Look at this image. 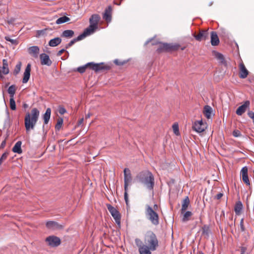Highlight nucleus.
<instances>
[{"label":"nucleus","mask_w":254,"mask_h":254,"mask_svg":"<svg viewBox=\"0 0 254 254\" xmlns=\"http://www.w3.org/2000/svg\"><path fill=\"white\" fill-rule=\"evenodd\" d=\"M135 180L150 190H152L154 187V177L152 173L148 170H144L138 173Z\"/></svg>","instance_id":"obj_1"},{"label":"nucleus","mask_w":254,"mask_h":254,"mask_svg":"<svg viewBox=\"0 0 254 254\" xmlns=\"http://www.w3.org/2000/svg\"><path fill=\"white\" fill-rule=\"evenodd\" d=\"M39 115L40 112L36 108L32 109L30 113H27L26 114L24 118V124L27 133H28L31 130L34 129Z\"/></svg>","instance_id":"obj_2"},{"label":"nucleus","mask_w":254,"mask_h":254,"mask_svg":"<svg viewBox=\"0 0 254 254\" xmlns=\"http://www.w3.org/2000/svg\"><path fill=\"white\" fill-rule=\"evenodd\" d=\"M180 48L182 51L186 49V47H182L177 43H167L160 42L158 48L156 50L158 53L164 52H172L178 51Z\"/></svg>","instance_id":"obj_3"},{"label":"nucleus","mask_w":254,"mask_h":254,"mask_svg":"<svg viewBox=\"0 0 254 254\" xmlns=\"http://www.w3.org/2000/svg\"><path fill=\"white\" fill-rule=\"evenodd\" d=\"M100 20L99 14H92L89 18V26L86 28L83 32L87 36L94 33L98 28V24Z\"/></svg>","instance_id":"obj_4"},{"label":"nucleus","mask_w":254,"mask_h":254,"mask_svg":"<svg viewBox=\"0 0 254 254\" xmlns=\"http://www.w3.org/2000/svg\"><path fill=\"white\" fill-rule=\"evenodd\" d=\"M145 245L150 247L151 251L156 250L158 246V241L156 235L151 231H148L144 238Z\"/></svg>","instance_id":"obj_5"},{"label":"nucleus","mask_w":254,"mask_h":254,"mask_svg":"<svg viewBox=\"0 0 254 254\" xmlns=\"http://www.w3.org/2000/svg\"><path fill=\"white\" fill-rule=\"evenodd\" d=\"M145 215L147 218L151 223L157 226L159 224V218L158 213L149 205H147L145 209Z\"/></svg>","instance_id":"obj_6"},{"label":"nucleus","mask_w":254,"mask_h":254,"mask_svg":"<svg viewBox=\"0 0 254 254\" xmlns=\"http://www.w3.org/2000/svg\"><path fill=\"white\" fill-rule=\"evenodd\" d=\"M107 207L108 210L112 215V217L114 218L116 223L119 227H120L121 215L120 212L115 207L110 204H108L107 205Z\"/></svg>","instance_id":"obj_7"},{"label":"nucleus","mask_w":254,"mask_h":254,"mask_svg":"<svg viewBox=\"0 0 254 254\" xmlns=\"http://www.w3.org/2000/svg\"><path fill=\"white\" fill-rule=\"evenodd\" d=\"M90 69L94 70L96 72L109 70L111 68V66L110 65L105 64L104 63L95 64L93 62H90Z\"/></svg>","instance_id":"obj_8"},{"label":"nucleus","mask_w":254,"mask_h":254,"mask_svg":"<svg viewBox=\"0 0 254 254\" xmlns=\"http://www.w3.org/2000/svg\"><path fill=\"white\" fill-rule=\"evenodd\" d=\"M45 242L47 243L49 246L51 247H57L61 244V241L60 238L52 235L47 237Z\"/></svg>","instance_id":"obj_9"},{"label":"nucleus","mask_w":254,"mask_h":254,"mask_svg":"<svg viewBox=\"0 0 254 254\" xmlns=\"http://www.w3.org/2000/svg\"><path fill=\"white\" fill-rule=\"evenodd\" d=\"M193 37L195 39L199 42L205 41L209 38V32L208 30L201 29L199 31L198 34L195 33L192 34Z\"/></svg>","instance_id":"obj_10"},{"label":"nucleus","mask_w":254,"mask_h":254,"mask_svg":"<svg viewBox=\"0 0 254 254\" xmlns=\"http://www.w3.org/2000/svg\"><path fill=\"white\" fill-rule=\"evenodd\" d=\"M124 189L127 190L128 186L132 181V176L130 170L128 168H125L124 170Z\"/></svg>","instance_id":"obj_11"},{"label":"nucleus","mask_w":254,"mask_h":254,"mask_svg":"<svg viewBox=\"0 0 254 254\" xmlns=\"http://www.w3.org/2000/svg\"><path fill=\"white\" fill-rule=\"evenodd\" d=\"M46 227L50 230H56L63 229V226L58 222L53 221H49L46 224Z\"/></svg>","instance_id":"obj_12"},{"label":"nucleus","mask_w":254,"mask_h":254,"mask_svg":"<svg viewBox=\"0 0 254 254\" xmlns=\"http://www.w3.org/2000/svg\"><path fill=\"white\" fill-rule=\"evenodd\" d=\"M248 168L244 167L241 171V175L242 176V180L247 186H250V182L248 174Z\"/></svg>","instance_id":"obj_13"},{"label":"nucleus","mask_w":254,"mask_h":254,"mask_svg":"<svg viewBox=\"0 0 254 254\" xmlns=\"http://www.w3.org/2000/svg\"><path fill=\"white\" fill-rule=\"evenodd\" d=\"M192 128L196 132L201 133L205 130L204 125L201 120L195 122L192 126Z\"/></svg>","instance_id":"obj_14"},{"label":"nucleus","mask_w":254,"mask_h":254,"mask_svg":"<svg viewBox=\"0 0 254 254\" xmlns=\"http://www.w3.org/2000/svg\"><path fill=\"white\" fill-rule=\"evenodd\" d=\"M40 59L41 61V64L42 65H46L50 66L52 62L50 59L49 56L45 53H42L40 55Z\"/></svg>","instance_id":"obj_15"},{"label":"nucleus","mask_w":254,"mask_h":254,"mask_svg":"<svg viewBox=\"0 0 254 254\" xmlns=\"http://www.w3.org/2000/svg\"><path fill=\"white\" fill-rule=\"evenodd\" d=\"M250 102L249 101L247 100L245 101L242 105L240 106L237 109L236 113L237 115L239 116L242 115L247 110V108H248L250 106Z\"/></svg>","instance_id":"obj_16"},{"label":"nucleus","mask_w":254,"mask_h":254,"mask_svg":"<svg viewBox=\"0 0 254 254\" xmlns=\"http://www.w3.org/2000/svg\"><path fill=\"white\" fill-rule=\"evenodd\" d=\"M239 77L241 78L244 79L246 78L249 74V71L247 69L245 64L243 62L239 64Z\"/></svg>","instance_id":"obj_17"},{"label":"nucleus","mask_w":254,"mask_h":254,"mask_svg":"<svg viewBox=\"0 0 254 254\" xmlns=\"http://www.w3.org/2000/svg\"><path fill=\"white\" fill-rule=\"evenodd\" d=\"M31 67V64H28L26 67V68L25 69L24 72L23 77L22 79V83H27L30 78Z\"/></svg>","instance_id":"obj_18"},{"label":"nucleus","mask_w":254,"mask_h":254,"mask_svg":"<svg viewBox=\"0 0 254 254\" xmlns=\"http://www.w3.org/2000/svg\"><path fill=\"white\" fill-rule=\"evenodd\" d=\"M112 6L110 5L108 6V7L106 8L103 14V19L108 22H110L112 20Z\"/></svg>","instance_id":"obj_19"},{"label":"nucleus","mask_w":254,"mask_h":254,"mask_svg":"<svg viewBox=\"0 0 254 254\" xmlns=\"http://www.w3.org/2000/svg\"><path fill=\"white\" fill-rule=\"evenodd\" d=\"M211 44L213 46H218L220 43L219 39L216 32L211 31L210 33Z\"/></svg>","instance_id":"obj_20"},{"label":"nucleus","mask_w":254,"mask_h":254,"mask_svg":"<svg viewBox=\"0 0 254 254\" xmlns=\"http://www.w3.org/2000/svg\"><path fill=\"white\" fill-rule=\"evenodd\" d=\"M86 36L82 33L80 35H79L78 37H77L75 38H74L72 40H71L69 43H68L67 44L65 45V49H68L69 47H71L75 42L80 41L82 39H83Z\"/></svg>","instance_id":"obj_21"},{"label":"nucleus","mask_w":254,"mask_h":254,"mask_svg":"<svg viewBox=\"0 0 254 254\" xmlns=\"http://www.w3.org/2000/svg\"><path fill=\"white\" fill-rule=\"evenodd\" d=\"M214 55L215 57L219 61V62L221 64L224 65L225 66H227V62L225 60L224 56L222 54H221L218 52L214 51Z\"/></svg>","instance_id":"obj_22"},{"label":"nucleus","mask_w":254,"mask_h":254,"mask_svg":"<svg viewBox=\"0 0 254 254\" xmlns=\"http://www.w3.org/2000/svg\"><path fill=\"white\" fill-rule=\"evenodd\" d=\"M28 53L32 55L34 58H37L39 53L40 49L38 46H34L28 49Z\"/></svg>","instance_id":"obj_23"},{"label":"nucleus","mask_w":254,"mask_h":254,"mask_svg":"<svg viewBox=\"0 0 254 254\" xmlns=\"http://www.w3.org/2000/svg\"><path fill=\"white\" fill-rule=\"evenodd\" d=\"M150 247L146 245H143L138 248V251L140 254H151Z\"/></svg>","instance_id":"obj_24"},{"label":"nucleus","mask_w":254,"mask_h":254,"mask_svg":"<svg viewBox=\"0 0 254 254\" xmlns=\"http://www.w3.org/2000/svg\"><path fill=\"white\" fill-rule=\"evenodd\" d=\"M190 201L189 196H186L182 201L181 212L184 213L188 208L190 205Z\"/></svg>","instance_id":"obj_25"},{"label":"nucleus","mask_w":254,"mask_h":254,"mask_svg":"<svg viewBox=\"0 0 254 254\" xmlns=\"http://www.w3.org/2000/svg\"><path fill=\"white\" fill-rule=\"evenodd\" d=\"M51 114V109L50 108H48L46 109V112L43 115V118L44 120V125H47L50 119Z\"/></svg>","instance_id":"obj_26"},{"label":"nucleus","mask_w":254,"mask_h":254,"mask_svg":"<svg viewBox=\"0 0 254 254\" xmlns=\"http://www.w3.org/2000/svg\"><path fill=\"white\" fill-rule=\"evenodd\" d=\"M62 42V39L60 37H56L50 40L49 45L51 47H56Z\"/></svg>","instance_id":"obj_27"},{"label":"nucleus","mask_w":254,"mask_h":254,"mask_svg":"<svg viewBox=\"0 0 254 254\" xmlns=\"http://www.w3.org/2000/svg\"><path fill=\"white\" fill-rule=\"evenodd\" d=\"M22 142L20 141H17L12 148V151L14 153L18 154H21L22 152V150L21 148Z\"/></svg>","instance_id":"obj_28"},{"label":"nucleus","mask_w":254,"mask_h":254,"mask_svg":"<svg viewBox=\"0 0 254 254\" xmlns=\"http://www.w3.org/2000/svg\"><path fill=\"white\" fill-rule=\"evenodd\" d=\"M74 34V32L72 30H65L64 31L62 34L61 37H64L66 38H72Z\"/></svg>","instance_id":"obj_29"},{"label":"nucleus","mask_w":254,"mask_h":254,"mask_svg":"<svg viewBox=\"0 0 254 254\" xmlns=\"http://www.w3.org/2000/svg\"><path fill=\"white\" fill-rule=\"evenodd\" d=\"M212 112V108L208 105L204 106L203 109V114L207 119H210Z\"/></svg>","instance_id":"obj_30"},{"label":"nucleus","mask_w":254,"mask_h":254,"mask_svg":"<svg viewBox=\"0 0 254 254\" xmlns=\"http://www.w3.org/2000/svg\"><path fill=\"white\" fill-rule=\"evenodd\" d=\"M2 74L6 75L9 73V69L8 67V62L7 60L6 59H3L2 60Z\"/></svg>","instance_id":"obj_31"},{"label":"nucleus","mask_w":254,"mask_h":254,"mask_svg":"<svg viewBox=\"0 0 254 254\" xmlns=\"http://www.w3.org/2000/svg\"><path fill=\"white\" fill-rule=\"evenodd\" d=\"M90 63H88L83 66L77 67L76 69L75 70V71H77L80 73H83L85 72V70L87 67H89L90 69Z\"/></svg>","instance_id":"obj_32"},{"label":"nucleus","mask_w":254,"mask_h":254,"mask_svg":"<svg viewBox=\"0 0 254 254\" xmlns=\"http://www.w3.org/2000/svg\"><path fill=\"white\" fill-rule=\"evenodd\" d=\"M243 208V204L240 201L237 202L235 206V212L237 215L240 214Z\"/></svg>","instance_id":"obj_33"},{"label":"nucleus","mask_w":254,"mask_h":254,"mask_svg":"<svg viewBox=\"0 0 254 254\" xmlns=\"http://www.w3.org/2000/svg\"><path fill=\"white\" fill-rule=\"evenodd\" d=\"M70 20V18L67 16H64L58 18L56 22L57 24H61L65 22H68Z\"/></svg>","instance_id":"obj_34"},{"label":"nucleus","mask_w":254,"mask_h":254,"mask_svg":"<svg viewBox=\"0 0 254 254\" xmlns=\"http://www.w3.org/2000/svg\"><path fill=\"white\" fill-rule=\"evenodd\" d=\"M16 90L15 85H12L9 87L7 92L9 94L10 97H14V95Z\"/></svg>","instance_id":"obj_35"},{"label":"nucleus","mask_w":254,"mask_h":254,"mask_svg":"<svg viewBox=\"0 0 254 254\" xmlns=\"http://www.w3.org/2000/svg\"><path fill=\"white\" fill-rule=\"evenodd\" d=\"M210 233V229L209 227L207 225H204L202 227V234L206 236L207 237L209 236Z\"/></svg>","instance_id":"obj_36"},{"label":"nucleus","mask_w":254,"mask_h":254,"mask_svg":"<svg viewBox=\"0 0 254 254\" xmlns=\"http://www.w3.org/2000/svg\"><path fill=\"white\" fill-rule=\"evenodd\" d=\"M63 124V119L62 118H59L57 120V123L55 126L56 130H60Z\"/></svg>","instance_id":"obj_37"},{"label":"nucleus","mask_w":254,"mask_h":254,"mask_svg":"<svg viewBox=\"0 0 254 254\" xmlns=\"http://www.w3.org/2000/svg\"><path fill=\"white\" fill-rule=\"evenodd\" d=\"M192 215V213L190 211H188L185 213L182 219L183 222H187L190 220L189 217Z\"/></svg>","instance_id":"obj_38"},{"label":"nucleus","mask_w":254,"mask_h":254,"mask_svg":"<svg viewBox=\"0 0 254 254\" xmlns=\"http://www.w3.org/2000/svg\"><path fill=\"white\" fill-rule=\"evenodd\" d=\"M21 64H22L21 62H19L17 63V64L16 65L15 69L13 71L14 75H16L17 74H18L19 73L20 69H21Z\"/></svg>","instance_id":"obj_39"},{"label":"nucleus","mask_w":254,"mask_h":254,"mask_svg":"<svg viewBox=\"0 0 254 254\" xmlns=\"http://www.w3.org/2000/svg\"><path fill=\"white\" fill-rule=\"evenodd\" d=\"M10 108L12 110H15L16 109L15 102L14 97H10L9 100Z\"/></svg>","instance_id":"obj_40"},{"label":"nucleus","mask_w":254,"mask_h":254,"mask_svg":"<svg viewBox=\"0 0 254 254\" xmlns=\"http://www.w3.org/2000/svg\"><path fill=\"white\" fill-rule=\"evenodd\" d=\"M5 39L7 41L10 42L12 44L14 45H16L18 44V42L16 39H11L10 37H9L8 36H5Z\"/></svg>","instance_id":"obj_41"},{"label":"nucleus","mask_w":254,"mask_h":254,"mask_svg":"<svg viewBox=\"0 0 254 254\" xmlns=\"http://www.w3.org/2000/svg\"><path fill=\"white\" fill-rule=\"evenodd\" d=\"M172 127H173V131H174V132L175 133V134L177 135H179V126H178V124H174L173 125Z\"/></svg>","instance_id":"obj_42"},{"label":"nucleus","mask_w":254,"mask_h":254,"mask_svg":"<svg viewBox=\"0 0 254 254\" xmlns=\"http://www.w3.org/2000/svg\"><path fill=\"white\" fill-rule=\"evenodd\" d=\"M127 63V61H124L123 62L120 61L118 59H116L114 61V63L117 65H122L125 64Z\"/></svg>","instance_id":"obj_43"},{"label":"nucleus","mask_w":254,"mask_h":254,"mask_svg":"<svg viewBox=\"0 0 254 254\" xmlns=\"http://www.w3.org/2000/svg\"><path fill=\"white\" fill-rule=\"evenodd\" d=\"M128 188L127 189V190H125L124 193V198L126 203L127 205L128 204V194H127Z\"/></svg>","instance_id":"obj_44"},{"label":"nucleus","mask_w":254,"mask_h":254,"mask_svg":"<svg viewBox=\"0 0 254 254\" xmlns=\"http://www.w3.org/2000/svg\"><path fill=\"white\" fill-rule=\"evenodd\" d=\"M241 132L239 130H234L233 131V135L235 137H239L241 136Z\"/></svg>","instance_id":"obj_45"},{"label":"nucleus","mask_w":254,"mask_h":254,"mask_svg":"<svg viewBox=\"0 0 254 254\" xmlns=\"http://www.w3.org/2000/svg\"><path fill=\"white\" fill-rule=\"evenodd\" d=\"M240 226L241 231L244 232L245 231V228L244 225V219L243 218H242L241 220Z\"/></svg>","instance_id":"obj_46"},{"label":"nucleus","mask_w":254,"mask_h":254,"mask_svg":"<svg viewBox=\"0 0 254 254\" xmlns=\"http://www.w3.org/2000/svg\"><path fill=\"white\" fill-rule=\"evenodd\" d=\"M59 112L60 114L63 115L66 112V110L64 107H60L59 109Z\"/></svg>","instance_id":"obj_47"},{"label":"nucleus","mask_w":254,"mask_h":254,"mask_svg":"<svg viewBox=\"0 0 254 254\" xmlns=\"http://www.w3.org/2000/svg\"><path fill=\"white\" fill-rule=\"evenodd\" d=\"M8 155V153L7 152H5L2 154L0 158H1V159L4 161V160H6Z\"/></svg>","instance_id":"obj_48"},{"label":"nucleus","mask_w":254,"mask_h":254,"mask_svg":"<svg viewBox=\"0 0 254 254\" xmlns=\"http://www.w3.org/2000/svg\"><path fill=\"white\" fill-rule=\"evenodd\" d=\"M65 52H66L67 54L68 53V52L66 51L65 49H62L58 52L57 55L58 57L61 56L62 55V54H63Z\"/></svg>","instance_id":"obj_49"},{"label":"nucleus","mask_w":254,"mask_h":254,"mask_svg":"<svg viewBox=\"0 0 254 254\" xmlns=\"http://www.w3.org/2000/svg\"><path fill=\"white\" fill-rule=\"evenodd\" d=\"M241 254H245L247 248L245 247H241Z\"/></svg>","instance_id":"obj_50"},{"label":"nucleus","mask_w":254,"mask_h":254,"mask_svg":"<svg viewBox=\"0 0 254 254\" xmlns=\"http://www.w3.org/2000/svg\"><path fill=\"white\" fill-rule=\"evenodd\" d=\"M223 194L222 193H219L215 196V197L217 199H219L223 196Z\"/></svg>","instance_id":"obj_51"},{"label":"nucleus","mask_w":254,"mask_h":254,"mask_svg":"<svg viewBox=\"0 0 254 254\" xmlns=\"http://www.w3.org/2000/svg\"><path fill=\"white\" fill-rule=\"evenodd\" d=\"M6 144V141L5 140H3L0 144V148H3L5 147Z\"/></svg>","instance_id":"obj_52"},{"label":"nucleus","mask_w":254,"mask_h":254,"mask_svg":"<svg viewBox=\"0 0 254 254\" xmlns=\"http://www.w3.org/2000/svg\"><path fill=\"white\" fill-rule=\"evenodd\" d=\"M160 42H159V41H153L152 42L151 44L152 45H159Z\"/></svg>","instance_id":"obj_53"},{"label":"nucleus","mask_w":254,"mask_h":254,"mask_svg":"<svg viewBox=\"0 0 254 254\" xmlns=\"http://www.w3.org/2000/svg\"><path fill=\"white\" fill-rule=\"evenodd\" d=\"M83 120H84L83 118H81V119H80L78 121L77 125H78V126H80V125H81L83 123Z\"/></svg>","instance_id":"obj_54"},{"label":"nucleus","mask_w":254,"mask_h":254,"mask_svg":"<svg viewBox=\"0 0 254 254\" xmlns=\"http://www.w3.org/2000/svg\"><path fill=\"white\" fill-rule=\"evenodd\" d=\"M153 208V209L155 211H156V210H157L158 208V205L156 204H154L153 206V208Z\"/></svg>","instance_id":"obj_55"},{"label":"nucleus","mask_w":254,"mask_h":254,"mask_svg":"<svg viewBox=\"0 0 254 254\" xmlns=\"http://www.w3.org/2000/svg\"><path fill=\"white\" fill-rule=\"evenodd\" d=\"M23 106L24 108H26L28 107V105L27 104H24Z\"/></svg>","instance_id":"obj_56"},{"label":"nucleus","mask_w":254,"mask_h":254,"mask_svg":"<svg viewBox=\"0 0 254 254\" xmlns=\"http://www.w3.org/2000/svg\"><path fill=\"white\" fill-rule=\"evenodd\" d=\"M174 182H175V180H174V179H172V180L170 181V183H172V184H174Z\"/></svg>","instance_id":"obj_57"},{"label":"nucleus","mask_w":254,"mask_h":254,"mask_svg":"<svg viewBox=\"0 0 254 254\" xmlns=\"http://www.w3.org/2000/svg\"><path fill=\"white\" fill-rule=\"evenodd\" d=\"M3 162V161L1 159V158H0V166L1 165Z\"/></svg>","instance_id":"obj_58"},{"label":"nucleus","mask_w":254,"mask_h":254,"mask_svg":"<svg viewBox=\"0 0 254 254\" xmlns=\"http://www.w3.org/2000/svg\"><path fill=\"white\" fill-rule=\"evenodd\" d=\"M90 117V115L89 114H87L85 116V118L87 119V118H88Z\"/></svg>","instance_id":"obj_59"},{"label":"nucleus","mask_w":254,"mask_h":254,"mask_svg":"<svg viewBox=\"0 0 254 254\" xmlns=\"http://www.w3.org/2000/svg\"><path fill=\"white\" fill-rule=\"evenodd\" d=\"M2 73V70H1V67L0 66V76H1Z\"/></svg>","instance_id":"obj_60"},{"label":"nucleus","mask_w":254,"mask_h":254,"mask_svg":"<svg viewBox=\"0 0 254 254\" xmlns=\"http://www.w3.org/2000/svg\"><path fill=\"white\" fill-rule=\"evenodd\" d=\"M198 254H204L202 252H201V251H199V252H198Z\"/></svg>","instance_id":"obj_61"},{"label":"nucleus","mask_w":254,"mask_h":254,"mask_svg":"<svg viewBox=\"0 0 254 254\" xmlns=\"http://www.w3.org/2000/svg\"><path fill=\"white\" fill-rule=\"evenodd\" d=\"M149 42H150V41H146L145 43V45H147L148 43H149Z\"/></svg>","instance_id":"obj_62"},{"label":"nucleus","mask_w":254,"mask_h":254,"mask_svg":"<svg viewBox=\"0 0 254 254\" xmlns=\"http://www.w3.org/2000/svg\"><path fill=\"white\" fill-rule=\"evenodd\" d=\"M7 113L8 115L9 114V112H8V111H7Z\"/></svg>","instance_id":"obj_63"},{"label":"nucleus","mask_w":254,"mask_h":254,"mask_svg":"<svg viewBox=\"0 0 254 254\" xmlns=\"http://www.w3.org/2000/svg\"><path fill=\"white\" fill-rule=\"evenodd\" d=\"M254 178V170L253 171Z\"/></svg>","instance_id":"obj_64"}]
</instances>
